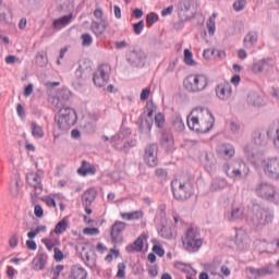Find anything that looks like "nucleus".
Returning a JSON list of instances; mask_svg holds the SVG:
<instances>
[{"instance_id": "obj_55", "label": "nucleus", "mask_w": 279, "mask_h": 279, "mask_svg": "<svg viewBox=\"0 0 279 279\" xmlns=\"http://www.w3.org/2000/svg\"><path fill=\"white\" fill-rule=\"evenodd\" d=\"M94 16L97 19V21H100V23H106V19L104 17V10L96 9L94 11Z\"/></svg>"}, {"instance_id": "obj_57", "label": "nucleus", "mask_w": 279, "mask_h": 279, "mask_svg": "<svg viewBox=\"0 0 279 279\" xmlns=\"http://www.w3.org/2000/svg\"><path fill=\"white\" fill-rule=\"evenodd\" d=\"M36 62L39 66H46L47 60H45V54L38 52L36 56Z\"/></svg>"}, {"instance_id": "obj_20", "label": "nucleus", "mask_w": 279, "mask_h": 279, "mask_svg": "<svg viewBox=\"0 0 279 279\" xmlns=\"http://www.w3.org/2000/svg\"><path fill=\"white\" fill-rule=\"evenodd\" d=\"M145 241H147V235H145V233H143L132 244H130L125 247L126 252L129 254H132L134 252H143Z\"/></svg>"}, {"instance_id": "obj_50", "label": "nucleus", "mask_w": 279, "mask_h": 279, "mask_svg": "<svg viewBox=\"0 0 279 279\" xmlns=\"http://www.w3.org/2000/svg\"><path fill=\"white\" fill-rule=\"evenodd\" d=\"M83 234H86L87 236H97V234H99V228L87 227L83 230Z\"/></svg>"}, {"instance_id": "obj_21", "label": "nucleus", "mask_w": 279, "mask_h": 279, "mask_svg": "<svg viewBox=\"0 0 279 279\" xmlns=\"http://www.w3.org/2000/svg\"><path fill=\"white\" fill-rule=\"evenodd\" d=\"M257 43H258V32L251 31L244 36L243 45L245 49H254Z\"/></svg>"}, {"instance_id": "obj_62", "label": "nucleus", "mask_w": 279, "mask_h": 279, "mask_svg": "<svg viewBox=\"0 0 279 279\" xmlns=\"http://www.w3.org/2000/svg\"><path fill=\"white\" fill-rule=\"evenodd\" d=\"M150 90L147 88H144L141 93V101H147L149 99Z\"/></svg>"}, {"instance_id": "obj_47", "label": "nucleus", "mask_w": 279, "mask_h": 279, "mask_svg": "<svg viewBox=\"0 0 279 279\" xmlns=\"http://www.w3.org/2000/svg\"><path fill=\"white\" fill-rule=\"evenodd\" d=\"M245 5H247V0H236L233 3V10L235 12H241V11L245 10Z\"/></svg>"}, {"instance_id": "obj_44", "label": "nucleus", "mask_w": 279, "mask_h": 279, "mask_svg": "<svg viewBox=\"0 0 279 279\" xmlns=\"http://www.w3.org/2000/svg\"><path fill=\"white\" fill-rule=\"evenodd\" d=\"M56 197H58V195H47L43 197V202H45L48 208H56Z\"/></svg>"}, {"instance_id": "obj_64", "label": "nucleus", "mask_w": 279, "mask_h": 279, "mask_svg": "<svg viewBox=\"0 0 279 279\" xmlns=\"http://www.w3.org/2000/svg\"><path fill=\"white\" fill-rule=\"evenodd\" d=\"M274 144H275V147L277 149H279V122L277 124V129H276V137L274 140Z\"/></svg>"}, {"instance_id": "obj_4", "label": "nucleus", "mask_w": 279, "mask_h": 279, "mask_svg": "<svg viewBox=\"0 0 279 279\" xmlns=\"http://www.w3.org/2000/svg\"><path fill=\"white\" fill-rule=\"evenodd\" d=\"M210 84V78L204 73L190 74L183 81V86L187 93H204Z\"/></svg>"}, {"instance_id": "obj_38", "label": "nucleus", "mask_w": 279, "mask_h": 279, "mask_svg": "<svg viewBox=\"0 0 279 279\" xmlns=\"http://www.w3.org/2000/svg\"><path fill=\"white\" fill-rule=\"evenodd\" d=\"M66 230H69V221H66V219H62L56 225L52 232H54V234H64Z\"/></svg>"}, {"instance_id": "obj_23", "label": "nucleus", "mask_w": 279, "mask_h": 279, "mask_svg": "<svg viewBox=\"0 0 279 279\" xmlns=\"http://www.w3.org/2000/svg\"><path fill=\"white\" fill-rule=\"evenodd\" d=\"M70 276L72 279H86L88 278V271L82 265H74L71 268Z\"/></svg>"}, {"instance_id": "obj_11", "label": "nucleus", "mask_w": 279, "mask_h": 279, "mask_svg": "<svg viewBox=\"0 0 279 279\" xmlns=\"http://www.w3.org/2000/svg\"><path fill=\"white\" fill-rule=\"evenodd\" d=\"M126 62H129L131 66L143 69L147 63V52L143 49L132 50L126 54Z\"/></svg>"}, {"instance_id": "obj_28", "label": "nucleus", "mask_w": 279, "mask_h": 279, "mask_svg": "<svg viewBox=\"0 0 279 279\" xmlns=\"http://www.w3.org/2000/svg\"><path fill=\"white\" fill-rule=\"evenodd\" d=\"M174 267L179 271H182L183 274H186V276H187V274H191L192 276H197V270H195L193 268V266H191V265H186L182 262H175Z\"/></svg>"}, {"instance_id": "obj_27", "label": "nucleus", "mask_w": 279, "mask_h": 279, "mask_svg": "<svg viewBox=\"0 0 279 279\" xmlns=\"http://www.w3.org/2000/svg\"><path fill=\"white\" fill-rule=\"evenodd\" d=\"M151 128H154V118H145L141 117L140 119V130L146 134L151 132Z\"/></svg>"}, {"instance_id": "obj_59", "label": "nucleus", "mask_w": 279, "mask_h": 279, "mask_svg": "<svg viewBox=\"0 0 279 279\" xmlns=\"http://www.w3.org/2000/svg\"><path fill=\"white\" fill-rule=\"evenodd\" d=\"M26 247H27V250H32L33 252H36V250H38V245L36 244V241H34V240H27Z\"/></svg>"}, {"instance_id": "obj_2", "label": "nucleus", "mask_w": 279, "mask_h": 279, "mask_svg": "<svg viewBox=\"0 0 279 279\" xmlns=\"http://www.w3.org/2000/svg\"><path fill=\"white\" fill-rule=\"evenodd\" d=\"M222 170L227 178L234 182L246 180L247 175H250V166L243 159H235L225 163Z\"/></svg>"}, {"instance_id": "obj_9", "label": "nucleus", "mask_w": 279, "mask_h": 279, "mask_svg": "<svg viewBox=\"0 0 279 279\" xmlns=\"http://www.w3.org/2000/svg\"><path fill=\"white\" fill-rule=\"evenodd\" d=\"M112 66L108 63L100 64L93 76V82L97 88H104L110 82Z\"/></svg>"}, {"instance_id": "obj_63", "label": "nucleus", "mask_w": 279, "mask_h": 279, "mask_svg": "<svg viewBox=\"0 0 279 279\" xmlns=\"http://www.w3.org/2000/svg\"><path fill=\"white\" fill-rule=\"evenodd\" d=\"M254 143L257 146L263 145V135L260 133H255Z\"/></svg>"}, {"instance_id": "obj_52", "label": "nucleus", "mask_w": 279, "mask_h": 279, "mask_svg": "<svg viewBox=\"0 0 279 279\" xmlns=\"http://www.w3.org/2000/svg\"><path fill=\"white\" fill-rule=\"evenodd\" d=\"M247 239V234L243 231H239L235 235V243L238 245H241V243H245V240Z\"/></svg>"}, {"instance_id": "obj_45", "label": "nucleus", "mask_w": 279, "mask_h": 279, "mask_svg": "<svg viewBox=\"0 0 279 279\" xmlns=\"http://www.w3.org/2000/svg\"><path fill=\"white\" fill-rule=\"evenodd\" d=\"M81 40L83 47H90L93 45V36L88 33L83 34Z\"/></svg>"}, {"instance_id": "obj_49", "label": "nucleus", "mask_w": 279, "mask_h": 279, "mask_svg": "<svg viewBox=\"0 0 279 279\" xmlns=\"http://www.w3.org/2000/svg\"><path fill=\"white\" fill-rule=\"evenodd\" d=\"M195 0H181L179 3V7L181 10H185V12H189L191 10V5H193V2Z\"/></svg>"}, {"instance_id": "obj_3", "label": "nucleus", "mask_w": 279, "mask_h": 279, "mask_svg": "<svg viewBox=\"0 0 279 279\" xmlns=\"http://www.w3.org/2000/svg\"><path fill=\"white\" fill-rule=\"evenodd\" d=\"M181 243L185 252L189 254H197V252L202 250V245H204V239H202L199 230L190 227L181 236Z\"/></svg>"}, {"instance_id": "obj_54", "label": "nucleus", "mask_w": 279, "mask_h": 279, "mask_svg": "<svg viewBox=\"0 0 279 279\" xmlns=\"http://www.w3.org/2000/svg\"><path fill=\"white\" fill-rule=\"evenodd\" d=\"M228 128L233 134H238V132L241 130V125L234 121H230L228 123Z\"/></svg>"}, {"instance_id": "obj_1", "label": "nucleus", "mask_w": 279, "mask_h": 279, "mask_svg": "<svg viewBox=\"0 0 279 279\" xmlns=\"http://www.w3.org/2000/svg\"><path fill=\"white\" fill-rule=\"evenodd\" d=\"M215 125L213 113L204 107H197L187 116V128L197 132V134H206L210 132Z\"/></svg>"}, {"instance_id": "obj_13", "label": "nucleus", "mask_w": 279, "mask_h": 279, "mask_svg": "<svg viewBox=\"0 0 279 279\" xmlns=\"http://www.w3.org/2000/svg\"><path fill=\"white\" fill-rule=\"evenodd\" d=\"M245 274L247 279H260L264 278V276H271L274 268L271 266H264L262 268L248 266L245 268Z\"/></svg>"}, {"instance_id": "obj_42", "label": "nucleus", "mask_w": 279, "mask_h": 279, "mask_svg": "<svg viewBox=\"0 0 279 279\" xmlns=\"http://www.w3.org/2000/svg\"><path fill=\"white\" fill-rule=\"evenodd\" d=\"M165 123H166L165 113L158 112L157 114H155L156 128H158L159 130H162V128H165Z\"/></svg>"}, {"instance_id": "obj_58", "label": "nucleus", "mask_w": 279, "mask_h": 279, "mask_svg": "<svg viewBox=\"0 0 279 279\" xmlns=\"http://www.w3.org/2000/svg\"><path fill=\"white\" fill-rule=\"evenodd\" d=\"M34 215L35 217H38V219H40V217L45 215V210H43V207L40 205H35Z\"/></svg>"}, {"instance_id": "obj_24", "label": "nucleus", "mask_w": 279, "mask_h": 279, "mask_svg": "<svg viewBox=\"0 0 279 279\" xmlns=\"http://www.w3.org/2000/svg\"><path fill=\"white\" fill-rule=\"evenodd\" d=\"M223 189H228V180L226 178H215L210 184V191L213 193H217V191H223Z\"/></svg>"}, {"instance_id": "obj_60", "label": "nucleus", "mask_w": 279, "mask_h": 279, "mask_svg": "<svg viewBox=\"0 0 279 279\" xmlns=\"http://www.w3.org/2000/svg\"><path fill=\"white\" fill-rule=\"evenodd\" d=\"M53 252H54V260H63L64 259V254L62 253V251H60V248L54 247Z\"/></svg>"}, {"instance_id": "obj_61", "label": "nucleus", "mask_w": 279, "mask_h": 279, "mask_svg": "<svg viewBox=\"0 0 279 279\" xmlns=\"http://www.w3.org/2000/svg\"><path fill=\"white\" fill-rule=\"evenodd\" d=\"M16 112L21 119H25V108L23 107V105L17 104Z\"/></svg>"}, {"instance_id": "obj_18", "label": "nucleus", "mask_w": 279, "mask_h": 279, "mask_svg": "<svg viewBox=\"0 0 279 279\" xmlns=\"http://www.w3.org/2000/svg\"><path fill=\"white\" fill-rule=\"evenodd\" d=\"M244 156L251 165H254V167L258 168V162L260 160V155L256 151V148L253 144H247L244 147Z\"/></svg>"}, {"instance_id": "obj_46", "label": "nucleus", "mask_w": 279, "mask_h": 279, "mask_svg": "<svg viewBox=\"0 0 279 279\" xmlns=\"http://www.w3.org/2000/svg\"><path fill=\"white\" fill-rule=\"evenodd\" d=\"M143 29H145V22L140 21L133 24V32L136 36H141L143 34Z\"/></svg>"}, {"instance_id": "obj_33", "label": "nucleus", "mask_w": 279, "mask_h": 279, "mask_svg": "<svg viewBox=\"0 0 279 279\" xmlns=\"http://www.w3.org/2000/svg\"><path fill=\"white\" fill-rule=\"evenodd\" d=\"M158 234H159V236H161V239H166L167 241H171V239H173V236H174L173 228L167 227V226H162L158 230Z\"/></svg>"}, {"instance_id": "obj_8", "label": "nucleus", "mask_w": 279, "mask_h": 279, "mask_svg": "<svg viewBox=\"0 0 279 279\" xmlns=\"http://www.w3.org/2000/svg\"><path fill=\"white\" fill-rule=\"evenodd\" d=\"M43 178H45V171L43 170H37L36 172L26 174L27 184L34 189V192H31L33 202H36V199H38V195L43 193Z\"/></svg>"}, {"instance_id": "obj_29", "label": "nucleus", "mask_w": 279, "mask_h": 279, "mask_svg": "<svg viewBox=\"0 0 279 279\" xmlns=\"http://www.w3.org/2000/svg\"><path fill=\"white\" fill-rule=\"evenodd\" d=\"M121 218L125 221H136L138 219H143V210H135L131 213H121Z\"/></svg>"}, {"instance_id": "obj_36", "label": "nucleus", "mask_w": 279, "mask_h": 279, "mask_svg": "<svg viewBox=\"0 0 279 279\" xmlns=\"http://www.w3.org/2000/svg\"><path fill=\"white\" fill-rule=\"evenodd\" d=\"M92 31L95 36H104V32H106V22L99 23L96 21L92 22Z\"/></svg>"}, {"instance_id": "obj_5", "label": "nucleus", "mask_w": 279, "mask_h": 279, "mask_svg": "<svg viewBox=\"0 0 279 279\" xmlns=\"http://www.w3.org/2000/svg\"><path fill=\"white\" fill-rule=\"evenodd\" d=\"M251 221L255 228L263 230L265 226L274 223V213L269 211V209L265 207H262L260 205H253Z\"/></svg>"}, {"instance_id": "obj_6", "label": "nucleus", "mask_w": 279, "mask_h": 279, "mask_svg": "<svg viewBox=\"0 0 279 279\" xmlns=\"http://www.w3.org/2000/svg\"><path fill=\"white\" fill-rule=\"evenodd\" d=\"M54 121L59 130L66 132V130H71L77 123V113L71 107H62L54 117Z\"/></svg>"}, {"instance_id": "obj_53", "label": "nucleus", "mask_w": 279, "mask_h": 279, "mask_svg": "<svg viewBox=\"0 0 279 279\" xmlns=\"http://www.w3.org/2000/svg\"><path fill=\"white\" fill-rule=\"evenodd\" d=\"M125 263L118 264L117 278H125Z\"/></svg>"}, {"instance_id": "obj_25", "label": "nucleus", "mask_w": 279, "mask_h": 279, "mask_svg": "<svg viewBox=\"0 0 279 279\" xmlns=\"http://www.w3.org/2000/svg\"><path fill=\"white\" fill-rule=\"evenodd\" d=\"M247 102L251 104V106H265V99L263 96L256 92H251L247 96Z\"/></svg>"}, {"instance_id": "obj_22", "label": "nucleus", "mask_w": 279, "mask_h": 279, "mask_svg": "<svg viewBox=\"0 0 279 279\" xmlns=\"http://www.w3.org/2000/svg\"><path fill=\"white\" fill-rule=\"evenodd\" d=\"M71 21H73V14L63 15L62 17L53 20L52 27L60 32V29H64V27L71 25Z\"/></svg>"}, {"instance_id": "obj_37", "label": "nucleus", "mask_w": 279, "mask_h": 279, "mask_svg": "<svg viewBox=\"0 0 279 279\" xmlns=\"http://www.w3.org/2000/svg\"><path fill=\"white\" fill-rule=\"evenodd\" d=\"M216 19H217V13H213V15L208 19L207 21V29L209 36H215V32H217V25H216Z\"/></svg>"}, {"instance_id": "obj_17", "label": "nucleus", "mask_w": 279, "mask_h": 279, "mask_svg": "<svg viewBox=\"0 0 279 279\" xmlns=\"http://www.w3.org/2000/svg\"><path fill=\"white\" fill-rule=\"evenodd\" d=\"M216 97L221 101H228L232 97V85L230 83H220L216 86Z\"/></svg>"}, {"instance_id": "obj_14", "label": "nucleus", "mask_w": 279, "mask_h": 279, "mask_svg": "<svg viewBox=\"0 0 279 279\" xmlns=\"http://www.w3.org/2000/svg\"><path fill=\"white\" fill-rule=\"evenodd\" d=\"M123 221H116L110 229L111 242L114 244L123 243V231L126 228Z\"/></svg>"}, {"instance_id": "obj_26", "label": "nucleus", "mask_w": 279, "mask_h": 279, "mask_svg": "<svg viewBox=\"0 0 279 279\" xmlns=\"http://www.w3.org/2000/svg\"><path fill=\"white\" fill-rule=\"evenodd\" d=\"M95 167L90 166V163L86 160H83L81 167L77 169L78 175L86 177L88 173L95 175Z\"/></svg>"}, {"instance_id": "obj_12", "label": "nucleus", "mask_w": 279, "mask_h": 279, "mask_svg": "<svg viewBox=\"0 0 279 279\" xmlns=\"http://www.w3.org/2000/svg\"><path fill=\"white\" fill-rule=\"evenodd\" d=\"M255 193L262 199L274 202L276 199V187L271 183L260 182L255 186Z\"/></svg>"}, {"instance_id": "obj_31", "label": "nucleus", "mask_w": 279, "mask_h": 279, "mask_svg": "<svg viewBox=\"0 0 279 279\" xmlns=\"http://www.w3.org/2000/svg\"><path fill=\"white\" fill-rule=\"evenodd\" d=\"M160 144L165 149H173V135L170 133H162Z\"/></svg>"}, {"instance_id": "obj_30", "label": "nucleus", "mask_w": 279, "mask_h": 279, "mask_svg": "<svg viewBox=\"0 0 279 279\" xmlns=\"http://www.w3.org/2000/svg\"><path fill=\"white\" fill-rule=\"evenodd\" d=\"M95 197H97L95 189H88L84 192L82 201L86 206H90L95 202Z\"/></svg>"}, {"instance_id": "obj_35", "label": "nucleus", "mask_w": 279, "mask_h": 279, "mask_svg": "<svg viewBox=\"0 0 279 279\" xmlns=\"http://www.w3.org/2000/svg\"><path fill=\"white\" fill-rule=\"evenodd\" d=\"M267 66H269V62H267V60H265V59H262V60L253 63L252 71L255 74L263 73V71H265L267 69Z\"/></svg>"}, {"instance_id": "obj_7", "label": "nucleus", "mask_w": 279, "mask_h": 279, "mask_svg": "<svg viewBox=\"0 0 279 279\" xmlns=\"http://www.w3.org/2000/svg\"><path fill=\"white\" fill-rule=\"evenodd\" d=\"M171 189L174 196V199L184 202L193 195V184L189 181H180L178 179L171 182Z\"/></svg>"}, {"instance_id": "obj_48", "label": "nucleus", "mask_w": 279, "mask_h": 279, "mask_svg": "<svg viewBox=\"0 0 279 279\" xmlns=\"http://www.w3.org/2000/svg\"><path fill=\"white\" fill-rule=\"evenodd\" d=\"M146 23L148 27H151L154 23H158V14L157 13H150L146 15Z\"/></svg>"}, {"instance_id": "obj_34", "label": "nucleus", "mask_w": 279, "mask_h": 279, "mask_svg": "<svg viewBox=\"0 0 279 279\" xmlns=\"http://www.w3.org/2000/svg\"><path fill=\"white\" fill-rule=\"evenodd\" d=\"M31 132H32V136H34L35 138H44L45 137V130H43V126H40L36 122L31 123Z\"/></svg>"}, {"instance_id": "obj_40", "label": "nucleus", "mask_w": 279, "mask_h": 279, "mask_svg": "<svg viewBox=\"0 0 279 279\" xmlns=\"http://www.w3.org/2000/svg\"><path fill=\"white\" fill-rule=\"evenodd\" d=\"M41 243H44V245L47 247V250L49 252H51L52 250H56V247H58V245H60V240L43 239Z\"/></svg>"}, {"instance_id": "obj_51", "label": "nucleus", "mask_w": 279, "mask_h": 279, "mask_svg": "<svg viewBox=\"0 0 279 279\" xmlns=\"http://www.w3.org/2000/svg\"><path fill=\"white\" fill-rule=\"evenodd\" d=\"M9 247H11V250L19 247V234L15 233L11 235L9 239Z\"/></svg>"}, {"instance_id": "obj_16", "label": "nucleus", "mask_w": 279, "mask_h": 279, "mask_svg": "<svg viewBox=\"0 0 279 279\" xmlns=\"http://www.w3.org/2000/svg\"><path fill=\"white\" fill-rule=\"evenodd\" d=\"M245 217V209L243 205H233L230 211L225 213L226 221H239Z\"/></svg>"}, {"instance_id": "obj_39", "label": "nucleus", "mask_w": 279, "mask_h": 279, "mask_svg": "<svg viewBox=\"0 0 279 279\" xmlns=\"http://www.w3.org/2000/svg\"><path fill=\"white\" fill-rule=\"evenodd\" d=\"M157 108L158 107L156 104H154V101H147L144 108V114H146L148 119H153L154 112H156Z\"/></svg>"}, {"instance_id": "obj_43", "label": "nucleus", "mask_w": 279, "mask_h": 279, "mask_svg": "<svg viewBox=\"0 0 279 279\" xmlns=\"http://www.w3.org/2000/svg\"><path fill=\"white\" fill-rule=\"evenodd\" d=\"M184 63L187 64V66H195V60H193V52H191V50L189 49L184 50Z\"/></svg>"}, {"instance_id": "obj_10", "label": "nucleus", "mask_w": 279, "mask_h": 279, "mask_svg": "<svg viewBox=\"0 0 279 279\" xmlns=\"http://www.w3.org/2000/svg\"><path fill=\"white\" fill-rule=\"evenodd\" d=\"M265 175L270 180H279V158L270 157L262 161Z\"/></svg>"}, {"instance_id": "obj_41", "label": "nucleus", "mask_w": 279, "mask_h": 279, "mask_svg": "<svg viewBox=\"0 0 279 279\" xmlns=\"http://www.w3.org/2000/svg\"><path fill=\"white\" fill-rule=\"evenodd\" d=\"M221 151L226 158H233L235 154L234 146L231 144H222Z\"/></svg>"}, {"instance_id": "obj_56", "label": "nucleus", "mask_w": 279, "mask_h": 279, "mask_svg": "<svg viewBox=\"0 0 279 279\" xmlns=\"http://www.w3.org/2000/svg\"><path fill=\"white\" fill-rule=\"evenodd\" d=\"M153 252L160 258H162V256H165V248H162L159 244H155L153 246Z\"/></svg>"}, {"instance_id": "obj_15", "label": "nucleus", "mask_w": 279, "mask_h": 279, "mask_svg": "<svg viewBox=\"0 0 279 279\" xmlns=\"http://www.w3.org/2000/svg\"><path fill=\"white\" fill-rule=\"evenodd\" d=\"M144 160L148 167H158V145L149 144L146 146Z\"/></svg>"}, {"instance_id": "obj_32", "label": "nucleus", "mask_w": 279, "mask_h": 279, "mask_svg": "<svg viewBox=\"0 0 279 279\" xmlns=\"http://www.w3.org/2000/svg\"><path fill=\"white\" fill-rule=\"evenodd\" d=\"M172 128L177 131V132H184L185 130V125H184V121L182 120V116L175 113L172 119Z\"/></svg>"}, {"instance_id": "obj_19", "label": "nucleus", "mask_w": 279, "mask_h": 279, "mask_svg": "<svg viewBox=\"0 0 279 279\" xmlns=\"http://www.w3.org/2000/svg\"><path fill=\"white\" fill-rule=\"evenodd\" d=\"M45 265H47V254L43 251H38L32 262V267L34 271H43V269H45Z\"/></svg>"}]
</instances>
